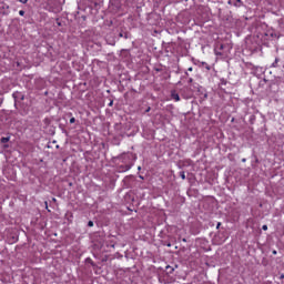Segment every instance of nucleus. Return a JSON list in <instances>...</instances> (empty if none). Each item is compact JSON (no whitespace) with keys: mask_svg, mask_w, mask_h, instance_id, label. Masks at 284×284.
I'll list each match as a JSON object with an SVG mask.
<instances>
[{"mask_svg":"<svg viewBox=\"0 0 284 284\" xmlns=\"http://www.w3.org/2000/svg\"><path fill=\"white\" fill-rule=\"evenodd\" d=\"M172 99H174V101H181V98L176 93L172 94Z\"/></svg>","mask_w":284,"mask_h":284,"instance_id":"1","label":"nucleus"},{"mask_svg":"<svg viewBox=\"0 0 284 284\" xmlns=\"http://www.w3.org/2000/svg\"><path fill=\"white\" fill-rule=\"evenodd\" d=\"M10 141V138H1L0 142L1 143H8Z\"/></svg>","mask_w":284,"mask_h":284,"instance_id":"2","label":"nucleus"},{"mask_svg":"<svg viewBox=\"0 0 284 284\" xmlns=\"http://www.w3.org/2000/svg\"><path fill=\"white\" fill-rule=\"evenodd\" d=\"M180 176H181V179L183 180V181H185V172H180Z\"/></svg>","mask_w":284,"mask_h":284,"instance_id":"3","label":"nucleus"},{"mask_svg":"<svg viewBox=\"0 0 284 284\" xmlns=\"http://www.w3.org/2000/svg\"><path fill=\"white\" fill-rule=\"evenodd\" d=\"M88 225H89V227H94V222L89 221Z\"/></svg>","mask_w":284,"mask_h":284,"instance_id":"4","label":"nucleus"},{"mask_svg":"<svg viewBox=\"0 0 284 284\" xmlns=\"http://www.w3.org/2000/svg\"><path fill=\"white\" fill-rule=\"evenodd\" d=\"M19 14H20V17H23V14H26V11L20 10V11H19Z\"/></svg>","mask_w":284,"mask_h":284,"instance_id":"5","label":"nucleus"},{"mask_svg":"<svg viewBox=\"0 0 284 284\" xmlns=\"http://www.w3.org/2000/svg\"><path fill=\"white\" fill-rule=\"evenodd\" d=\"M75 121H77V119H74V118L70 119V123H75Z\"/></svg>","mask_w":284,"mask_h":284,"instance_id":"6","label":"nucleus"},{"mask_svg":"<svg viewBox=\"0 0 284 284\" xmlns=\"http://www.w3.org/2000/svg\"><path fill=\"white\" fill-rule=\"evenodd\" d=\"M262 230H264V232H266L267 225H263V226H262Z\"/></svg>","mask_w":284,"mask_h":284,"instance_id":"7","label":"nucleus"},{"mask_svg":"<svg viewBox=\"0 0 284 284\" xmlns=\"http://www.w3.org/2000/svg\"><path fill=\"white\" fill-rule=\"evenodd\" d=\"M20 3H28V0H19Z\"/></svg>","mask_w":284,"mask_h":284,"instance_id":"8","label":"nucleus"},{"mask_svg":"<svg viewBox=\"0 0 284 284\" xmlns=\"http://www.w3.org/2000/svg\"><path fill=\"white\" fill-rule=\"evenodd\" d=\"M273 68H276V63H273Z\"/></svg>","mask_w":284,"mask_h":284,"instance_id":"9","label":"nucleus"},{"mask_svg":"<svg viewBox=\"0 0 284 284\" xmlns=\"http://www.w3.org/2000/svg\"><path fill=\"white\" fill-rule=\"evenodd\" d=\"M217 227H221V223H217Z\"/></svg>","mask_w":284,"mask_h":284,"instance_id":"10","label":"nucleus"},{"mask_svg":"<svg viewBox=\"0 0 284 284\" xmlns=\"http://www.w3.org/2000/svg\"><path fill=\"white\" fill-rule=\"evenodd\" d=\"M189 71L192 72V68H189Z\"/></svg>","mask_w":284,"mask_h":284,"instance_id":"11","label":"nucleus"},{"mask_svg":"<svg viewBox=\"0 0 284 284\" xmlns=\"http://www.w3.org/2000/svg\"><path fill=\"white\" fill-rule=\"evenodd\" d=\"M275 63H278V60H275Z\"/></svg>","mask_w":284,"mask_h":284,"instance_id":"12","label":"nucleus"},{"mask_svg":"<svg viewBox=\"0 0 284 284\" xmlns=\"http://www.w3.org/2000/svg\"><path fill=\"white\" fill-rule=\"evenodd\" d=\"M273 254H276V251H273Z\"/></svg>","mask_w":284,"mask_h":284,"instance_id":"13","label":"nucleus"},{"mask_svg":"<svg viewBox=\"0 0 284 284\" xmlns=\"http://www.w3.org/2000/svg\"><path fill=\"white\" fill-rule=\"evenodd\" d=\"M109 105H112V102H110V104Z\"/></svg>","mask_w":284,"mask_h":284,"instance_id":"14","label":"nucleus"}]
</instances>
